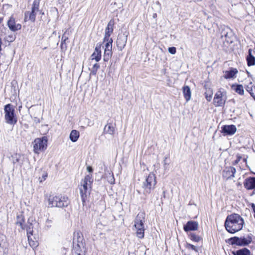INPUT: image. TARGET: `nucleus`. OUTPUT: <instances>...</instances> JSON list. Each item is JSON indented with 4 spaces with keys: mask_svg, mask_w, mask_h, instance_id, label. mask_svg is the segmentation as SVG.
<instances>
[{
    "mask_svg": "<svg viewBox=\"0 0 255 255\" xmlns=\"http://www.w3.org/2000/svg\"><path fill=\"white\" fill-rule=\"evenodd\" d=\"M232 254L234 255H252L250 251L246 248L233 251Z\"/></svg>",
    "mask_w": 255,
    "mask_h": 255,
    "instance_id": "nucleus-27",
    "label": "nucleus"
},
{
    "mask_svg": "<svg viewBox=\"0 0 255 255\" xmlns=\"http://www.w3.org/2000/svg\"><path fill=\"white\" fill-rule=\"evenodd\" d=\"M251 207H252V209L253 210L254 212V213H255L254 217H255V204H254V203H252V204H251Z\"/></svg>",
    "mask_w": 255,
    "mask_h": 255,
    "instance_id": "nucleus-50",
    "label": "nucleus"
},
{
    "mask_svg": "<svg viewBox=\"0 0 255 255\" xmlns=\"http://www.w3.org/2000/svg\"><path fill=\"white\" fill-rule=\"evenodd\" d=\"M47 177V173L46 172H44L43 173L41 178H39L40 182H42L43 181L45 180Z\"/></svg>",
    "mask_w": 255,
    "mask_h": 255,
    "instance_id": "nucleus-46",
    "label": "nucleus"
},
{
    "mask_svg": "<svg viewBox=\"0 0 255 255\" xmlns=\"http://www.w3.org/2000/svg\"><path fill=\"white\" fill-rule=\"evenodd\" d=\"M226 100V91L223 89H220L215 95L213 99V104L216 107H224Z\"/></svg>",
    "mask_w": 255,
    "mask_h": 255,
    "instance_id": "nucleus-9",
    "label": "nucleus"
},
{
    "mask_svg": "<svg viewBox=\"0 0 255 255\" xmlns=\"http://www.w3.org/2000/svg\"><path fill=\"white\" fill-rule=\"evenodd\" d=\"M156 184L155 175L153 173H150L142 183L141 187L143 195L145 196L149 195L154 189Z\"/></svg>",
    "mask_w": 255,
    "mask_h": 255,
    "instance_id": "nucleus-4",
    "label": "nucleus"
},
{
    "mask_svg": "<svg viewBox=\"0 0 255 255\" xmlns=\"http://www.w3.org/2000/svg\"><path fill=\"white\" fill-rule=\"evenodd\" d=\"M232 90L235 91L236 93L240 95H243L244 94V87L241 84H233L231 86Z\"/></svg>",
    "mask_w": 255,
    "mask_h": 255,
    "instance_id": "nucleus-26",
    "label": "nucleus"
},
{
    "mask_svg": "<svg viewBox=\"0 0 255 255\" xmlns=\"http://www.w3.org/2000/svg\"><path fill=\"white\" fill-rule=\"evenodd\" d=\"M245 188L248 190H253L251 196L255 194V177H249L247 178L243 182Z\"/></svg>",
    "mask_w": 255,
    "mask_h": 255,
    "instance_id": "nucleus-10",
    "label": "nucleus"
},
{
    "mask_svg": "<svg viewBox=\"0 0 255 255\" xmlns=\"http://www.w3.org/2000/svg\"><path fill=\"white\" fill-rule=\"evenodd\" d=\"M104 53L103 55V60L105 62H108L112 56V45H110L109 44H105Z\"/></svg>",
    "mask_w": 255,
    "mask_h": 255,
    "instance_id": "nucleus-20",
    "label": "nucleus"
},
{
    "mask_svg": "<svg viewBox=\"0 0 255 255\" xmlns=\"http://www.w3.org/2000/svg\"><path fill=\"white\" fill-rule=\"evenodd\" d=\"M115 132V127L112 123H108L104 128V133L113 135Z\"/></svg>",
    "mask_w": 255,
    "mask_h": 255,
    "instance_id": "nucleus-29",
    "label": "nucleus"
},
{
    "mask_svg": "<svg viewBox=\"0 0 255 255\" xmlns=\"http://www.w3.org/2000/svg\"><path fill=\"white\" fill-rule=\"evenodd\" d=\"M198 223L195 221H189L183 226V230L185 232L195 231L198 230Z\"/></svg>",
    "mask_w": 255,
    "mask_h": 255,
    "instance_id": "nucleus-16",
    "label": "nucleus"
},
{
    "mask_svg": "<svg viewBox=\"0 0 255 255\" xmlns=\"http://www.w3.org/2000/svg\"><path fill=\"white\" fill-rule=\"evenodd\" d=\"M166 159H167V157H165V159H164V165H166V164H167V163H166V162H165V160H166Z\"/></svg>",
    "mask_w": 255,
    "mask_h": 255,
    "instance_id": "nucleus-53",
    "label": "nucleus"
},
{
    "mask_svg": "<svg viewBox=\"0 0 255 255\" xmlns=\"http://www.w3.org/2000/svg\"><path fill=\"white\" fill-rule=\"evenodd\" d=\"M52 223L51 220L47 219L46 222V226L48 228L51 227V223Z\"/></svg>",
    "mask_w": 255,
    "mask_h": 255,
    "instance_id": "nucleus-48",
    "label": "nucleus"
},
{
    "mask_svg": "<svg viewBox=\"0 0 255 255\" xmlns=\"http://www.w3.org/2000/svg\"><path fill=\"white\" fill-rule=\"evenodd\" d=\"M81 185L80 187H79V188L86 189V190H87V189H89L88 187L89 185H91L89 183L83 182L82 181H81Z\"/></svg>",
    "mask_w": 255,
    "mask_h": 255,
    "instance_id": "nucleus-42",
    "label": "nucleus"
},
{
    "mask_svg": "<svg viewBox=\"0 0 255 255\" xmlns=\"http://www.w3.org/2000/svg\"><path fill=\"white\" fill-rule=\"evenodd\" d=\"M8 244L6 237L0 235V255H6L8 252Z\"/></svg>",
    "mask_w": 255,
    "mask_h": 255,
    "instance_id": "nucleus-12",
    "label": "nucleus"
},
{
    "mask_svg": "<svg viewBox=\"0 0 255 255\" xmlns=\"http://www.w3.org/2000/svg\"><path fill=\"white\" fill-rule=\"evenodd\" d=\"M68 35L69 32H68V29H66L62 36L61 42V47L62 49H66L67 48L66 42L68 39Z\"/></svg>",
    "mask_w": 255,
    "mask_h": 255,
    "instance_id": "nucleus-30",
    "label": "nucleus"
},
{
    "mask_svg": "<svg viewBox=\"0 0 255 255\" xmlns=\"http://www.w3.org/2000/svg\"><path fill=\"white\" fill-rule=\"evenodd\" d=\"M34 122L36 123H40V120H39V119L38 118H34Z\"/></svg>",
    "mask_w": 255,
    "mask_h": 255,
    "instance_id": "nucleus-51",
    "label": "nucleus"
},
{
    "mask_svg": "<svg viewBox=\"0 0 255 255\" xmlns=\"http://www.w3.org/2000/svg\"><path fill=\"white\" fill-rule=\"evenodd\" d=\"M244 224L243 219L239 214L234 213L227 217L225 227L229 233L234 234L242 230Z\"/></svg>",
    "mask_w": 255,
    "mask_h": 255,
    "instance_id": "nucleus-1",
    "label": "nucleus"
},
{
    "mask_svg": "<svg viewBox=\"0 0 255 255\" xmlns=\"http://www.w3.org/2000/svg\"><path fill=\"white\" fill-rule=\"evenodd\" d=\"M252 242V236L248 235L246 237H234L229 239V243L232 245H236L239 246H246Z\"/></svg>",
    "mask_w": 255,
    "mask_h": 255,
    "instance_id": "nucleus-7",
    "label": "nucleus"
},
{
    "mask_svg": "<svg viewBox=\"0 0 255 255\" xmlns=\"http://www.w3.org/2000/svg\"><path fill=\"white\" fill-rule=\"evenodd\" d=\"M48 208L58 207L63 208L67 207L69 202L66 196L50 195L47 199Z\"/></svg>",
    "mask_w": 255,
    "mask_h": 255,
    "instance_id": "nucleus-2",
    "label": "nucleus"
},
{
    "mask_svg": "<svg viewBox=\"0 0 255 255\" xmlns=\"http://www.w3.org/2000/svg\"><path fill=\"white\" fill-rule=\"evenodd\" d=\"M100 68V65L98 63H95L93 66L90 72V75H96L98 70Z\"/></svg>",
    "mask_w": 255,
    "mask_h": 255,
    "instance_id": "nucleus-39",
    "label": "nucleus"
},
{
    "mask_svg": "<svg viewBox=\"0 0 255 255\" xmlns=\"http://www.w3.org/2000/svg\"><path fill=\"white\" fill-rule=\"evenodd\" d=\"M83 182L91 184L93 183V179H92V175L89 174L85 176L84 179L82 180Z\"/></svg>",
    "mask_w": 255,
    "mask_h": 255,
    "instance_id": "nucleus-41",
    "label": "nucleus"
},
{
    "mask_svg": "<svg viewBox=\"0 0 255 255\" xmlns=\"http://www.w3.org/2000/svg\"><path fill=\"white\" fill-rule=\"evenodd\" d=\"M127 36L124 35H119L117 40V46L119 50L121 51L126 46Z\"/></svg>",
    "mask_w": 255,
    "mask_h": 255,
    "instance_id": "nucleus-19",
    "label": "nucleus"
},
{
    "mask_svg": "<svg viewBox=\"0 0 255 255\" xmlns=\"http://www.w3.org/2000/svg\"><path fill=\"white\" fill-rule=\"evenodd\" d=\"M1 44H2V41H1V38H0V51L1 50Z\"/></svg>",
    "mask_w": 255,
    "mask_h": 255,
    "instance_id": "nucleus-52",
    "label": "nucleus"
},
{
    "mask_svg": "<svg viewBox=\"0 0 255 255\" xmlns=\"http://www.w3.org/2000/svg\"><path fill=\"white\" fill-rule=\"evenodd\" d=\"M188 238L194 243H199L202 240V238L194 233H190L188 235Z\"/></svg>",
    "mask_w": 255,
    "mask_h": 255,
    "instance_id": "nucleus-31",
    "label": "nucleus"
},
{
    "mask_svg": "<svg viewBox=\"0 0 255 255\" xmlns=\"http://www.w3.org/2000/svg\"><path fill=\"white\" fill-rule=\"evenodd\" d=\"M24 216L20 214L19 215H17L16 216V225L19 226L21 229L25 230V225H24Z\"/></svg>",
    "mask_w": 255,
    "mask_h": 255,
    "instance_id": "nucleus-25",
    "label": "nucleus"
},
{
    "mask_svg": "<svg viewBox=\"0 0 255 255\" xmlns=\"http://www.w3.org/2000/svg\"><path fill=\"white\" fill-rule=\"evenodd\" d=\"M236 169L233 166L226 167L223 171V177L226 180L232 179L235 177Z\"/></svg>",
    "mask_w": 255,
    "mask_h": 255,
    "instance_id": "nucleus-14",
    "label": "nucleus"
},
{
    "mask_svg": "<svg viewBox=\"0 0 255 255\" xmlns=\"http://www.w3.org/2000/svg\"><path fill=\"white\" fill-rule=\"evenodd\" d=\"M205 97H206V100L210 102L212 100V94H210L208 95L206 93H205Z\"/></svg>",
    "mask_w": 255,
    "mask_h": 255,
    "instance_id": "nucleus-47",
    "label": "nucleus"
},
{
    "mask_svg": "<svg viewBox=\"0 0 255 255\" xmlns=\"http://www.w3.org/2000/svg\"><path fill=\"white\" fill-rule=\"evenodd\" d=\"M144 217L142 213L137 214L134 221V226L136 229V236L139 239H142L144 236Z\"/></svg>",
    "mask_w": 255,
    "mask_h": 255,
    "instance_id": "nucleus-6",
    "label": "nucleus"
},
{
    "mask_svg": "<svg viewBox=\"0 0 255 255\" xmlns=\"http://www.w3.org/2000/svg\"><path fill=\"white\" fill-rule=\"evenodd\" d=\"M115 24V20L112 18L108 22V25L105 29V31L108 33H113L114 31V26Z\"/></svg>",
    "mask_w": 255,
    "mask_h": 255,
    "instance_id": "nucleus-34",
    "label": "nucleus"
},
{
    "mask_svg": "<svg viewBox=\"0 0 255 255\" xmlns=\"http://www.w3.org/2000/svg\"><path fill=\"white\" fill-rule=\"evenodd\" d=\"M185 247L188 250H192L196 253L199 252V248L189 243H186L185 244Z\"/></svg>",
    "mask_w": 255,
    "mask_h": 255,
    "instance_id": "nucleus-37",
    "label": "nucleus"
},
{
    "mask_svg": "<svg viewBox=\"0 0 255 255\" xmlns=\"http://www.w3.org/2000/svg\"><path fill=\"white\" fill-rule=\"evenodd\" d=\"M101 46L100 43L97 44L95 51L91 55L92 59H95L96 62H99L101 59Z\"/></svg>",
    "mask_w": 255,
    "mask_h": 255,
    "instance_id": "nucleus-18",
    "label": "nucleus"
},
{
    "mask_svg": "<svg viewBox=\"0 0 255 255\" xmlns=\"http://www.w3.org/2000/svg\"><path fill=\"white\" fill-rule=\"evenodd\" d=\"M238 72V71L236 68H231L230 70L225 72L224 77L226 79L234 78Z\"/></svg>",
    "mask_w": 255,
    "mask_h": 255,
    "instance_id": "nucleus-23",
    "label": "nucleus"
},
{
    "mask_svg": "<svg viewBox=\"0 0 255 255\" xmlns=\"http://www.w3.org/2000/svg\"><path fill=\"white\" fill-rule=\"evenodd\" d=\"M237 131V128L234 125H224L221 127V132L224 136L233 135Z\"/></svg>",
    "mask_w": 255,
    "mask_h": 255,
    "instance_id": "nucleus-11",
    "label": "nucleus"
},
{
    "mask_svg": "<svg viewBox=\"0 0 255 255\" xmlns=\"http://www.w3.org/2000/svg\"><path fill=\"white\" fill-rule=\"evenodd\" d=\"M241 158H242V157L240 155H238L237 156V159L233 162V165L237 164L239 162V161L241 160Z\"/></svg>",
    "mask_w": 255,
    "mask_h": 255,
    "instance_id": "nucleus-45",
    "label": "nucleus"
},
{
    "mask_svg": "<svg viewBox=\"0 0 255 255\" xmlns=\"http://www.w3.org/2000/svg\"><path fill=\"white\" fill-rule=\"evenodd\" d=\"M37 12L31 10V11H27L25 13L24 20H30L31 22H34Z\"/></svg>",
    "mask_w": 255,
    "mask_h": 255,
    "instance_id": "nucleus-24",
    "label": "nucleus"
},
{
    "mask_svg": "<svg viewBox=\"0 0 255 255\" xmlns=\"http://www.w3.org/2000/svg\"><path fill=\"white\" fill-rule=\"evenodd\" d=\"M32 235H27L28 241L29 242V245L33 248L36 247L37 246V242L36 241H34L32 240L31 236Z\"/></svg>",
    "mask_w": 255,
    "mask_h": 255,
    "instance_id": "nucleus-40",
    "label": "nucleus"
},
{
    "mask_svg": "<svg viewBox=\"0 0 255 255\" xmlns=\"http://www.w3.org/2000/svg\"><path fill=\"white\" fill-rule=\"evenodd\" d=\"M183 93L184 97L187 102L189 101L191 97V92L188 86H185L183 87Z\"/></svg>",
    "mask_w": 255,
    "mask_h": 255,
    "instance_id": "nucleus-28",
    "label": "nucleus"
},
{
    "mask_svg": "<svg viewBox=\"0 0 255 255\" xmlns=\"http://www.w3.org/2000/svg\"><path fill=\"white\" fill-rule=\"evenodd\" d=\"M82 236L79 233L74 236L73 239V248L72 255H86V248Z\"/></svg>",
    "mask_w": 255,
    "mask_h": 255,
    "instance_id": "nucleus-3",
    "label": "nucleus"
},
{
    "mask_svg": "<svg viewBox=\"0 0 255 255\" xmlns=\"http://www.w3.org/2000/svg\"><path fill=\"white\" fill-rule=\"evenodd\" d=\"M243 161H244V162H247V159H246V158H244V159H243Z\"/></svg>",
    "mask_w": 255,
    "mask_h": 255,
    "instance_id": "nucleus-55",
    "label": "nucleus"
},
{
    "mask_svg": "<svg viewBox=\"0 0 255 255\" xmlns=\"http://www.w3.org/2000/svg\"><path fill=\"white\" fill-rule=\"evenodd\" d=\"M3 18L1 17H0V23L2 21Z\"/></svg>",
    "mask_w": 255,
    "mask_h": 255,
    "instance_id": "nucleus-54",
    "label": "nucleus"
},
{
    "mask_svg": "<svg viewBox=\"0 0 255 255\" xmlns=\"http://www.w3.org/2000/svg\"><path fill=\"white\" fill-rule=\"evenodd\" d=\"M79 190L83 205L85 206L87 200V197L90 195V189H87V190H86V189L79 188Z\"/></svg>",
    "mask_w": 255,
    "mask_h": 255,
    "instance_id": "nucleus-21",
    "label": "nucleus"
},
{
    "mask_svg": "<svg viewBox=\"0 0 255 255\" xmlns=\"http://www.w3.org/2000/svg\"><path fill=\"white\" fill-rule=\"evenodd\" d=\"M112 33H108L107 32H105V35L103 39V42H106L105 44H109L110 45H112L113 40L112 38L110 37Z\"/></svg>",
    "mask_w": 255,
    "mask_h": 255,
    "instance_id": "nucleus-35",
    "label": "nucleus"
},
{
    "mask_svg": "<svg viewBox=\"0 0 255 255\" xmlns=\"http://www.w3.org/2000/svg\"><path fill=\"white\" fill-rule=\"evenodd\" d=\"M221 38H225V41L228 43H231L233 41V34L230 28L226 27L221 31Z\"/></svg>",
    "mask_w": 255,
    "mask_h": 255,
    "instance_id": "nucleus-13",
    "label": "nucleus"
},
{
    "mask_svg": "<svg viewBox=\"0 0 255 255\" xmlns=\"http://www.w3.org/2000/svg\"><path fill=\"white\" fill-rule=\"evenodd\" d=\"M47 141L46 136L35 138L33 141L34 152L36 154H39L40 152L44 151L47 148Z\"/></svg>",
    "mask_w": 255,
    "mask_h": 255,
    "instance_id": "nucleus-8",
    "label": "nucleus"
},
{
    "mask_svg": "<svg viewBox=\"0 0 255 255\" xmlns=\"http://www.w3.org/2000/svg\"><path fill=\"white\" fill-rule=\"evenodd\" d=\"M10 160L12 162L14 166L19 165L21 166L23 163V156L19 153H14L9 157Z\"/></svg>",
    "mask_w": 255,
    "mask_h": 255,
    "instance_id": "nucleus-15",
    "label": "nucleus"
},
{
    "mask_svg": "<svg viewBox=\"0 0 255 255\" xmlns=\"http://www.w3.org/2000/svg\"><path fill=\"white\" fill-rule=\"evenodd\" d=\"M7 25L9 29L12 31H16L21 29V25L19 23H16L15 18L12 16L10 17L7 22Z\"/></svg>",
    "mask_w": 255,
    "mask_h": 255,
    "instance_id": "nucleus-17",
    "label": "nucleus"
},
{
    "mask_svg": "<svg viewBox=\"0 0 255 255\" xmlns=\"http://www.w3.org/2000/svg\"><path fill=\"white\" fill-rule=\"evenodd\" d=\"M4 112L5 122L7 124L14 125L17 122V119L13 106L10 104L5 105Z\"/></svg>",
    "mask_w": 255,
    "mask_h": 255,
    "instance_id": "nucleus-5",
    "label": "nucleus"
},
{
    "mask_svg": "<svg viewBox=\"0 0 255 255\" xmlns=\"http://www.w3.org/2000/svg\"><path fill=\"white\" fill-rule=\"evenodd\" d=\"M87 170L90 173L92 172L93 171V169L92 167L91 166H87Z\"/></svg>",
    "mask_w": 255,
    "mask_h": 255,
    "instance_id": "nucleus-49",
    "label": "nucleus"
},
{
    "mask_svg": "<svg viewBox=\"0 0 255 255\" xmlns=\"http://www.w3.org/2000/svg\"><path fill=\"white\" fill-rule=\"evenodd\" d=\"M79 135V132L78 130L73 129L70 132L69 136L70 139L72 142H76L78 139Z\"/></svg>",
    "mask_w": 255,
    "mask_h": 255,
    "instance_id": "nucleus-33",
    "label": "nucleus"
},
{
    "mask_svg": "<svg viewBox=\"0 0 255 255\" xmlns=\"http://www.w3.org/2000/svg\"><path fill=\"white\" fill-rule=\"evenodd\" d=\"M252 49H249L248 50V55L247 56L246 60L247 61V64L249 66H252L255 65V57L253 55Z\"/></svg>",
    "mask_w": 255,
    "mask_h": 255,
    "instance_id": "nucleus-22",
    "label": "nucleus"
},
{
    "mask_svg": "<svg viewBox=\"0 0 255 255\" xmlns=\"http://www.w3.org/2000/svg\"><path fill=\"white\" fill-rule=\"evenodd\" d=\"M168 52L171 54H175L176 52V49L175 47H170L168 48Z\"/></svg>",
    "mask_w": 255,
    "mask_h": 255,
    "instance_id": "nucleus-43",
    "label": "nucleus"
},
{
    "mask_svg": "<svg viewBox=\"0 0 255 255\" xmlns=\"http://www.w3.org/2000/svg\"><path fill=\"white\" fill-rule=\"evenodd\" d=\"M33 225L31 223H28L26 225H25V229L27 232V235H33Z\"/></svg>",
    "mask_w": 255,
    "mask_h": 255,
    "instance_id": "nucleus-36",
    "label": "nucleus"
},
{
    "mask_svg": "<svg viewBox=\"0 0 255 255\" xmlns=\"http://www.w3.org/2000/svg\"><path fill=\"white\" fill-rule=\"evenodd\" d=\"M39 0H34L33 2L31 10L35 12L39 11Z\"/></svg>",
    "mask_w": 255,
    "mask_h": 255,
    "instance_id": "nucleus-38",
    "label": "nucleus"
},
{
    "mask_svg": "<svg viewBox=\"0 0 255 255\" xmlns=\"http://www.w3.org/2000/svg\"><path fill=\"white\" fill-rule=\"evenodd\" d=\"M108 181L111 184H114L115 178L113 174H112L111 176H110L108 178Z\"/></svg>",
    "mask_w": 255,
    "mask_h": 255,
    "instance_id": "nucleus-44",
    "label": "nucleus"
},
{
    "mask_svg": "<svg viewBox=\"0 0 255 255\" xmlns=\"http://www.w3.org/2000/svg\"><path fill=\"white\" fill-rule=\"evenodd\" d=\"M246 90L255 100V86L252 84V82H250L249 84L246 86Z\"/></svg>",
    "mask_w": 255,
    "mask_h": 255,
    "instance_id": "nucleus-32",
    "label": "nucleus"
}]
</instances>
